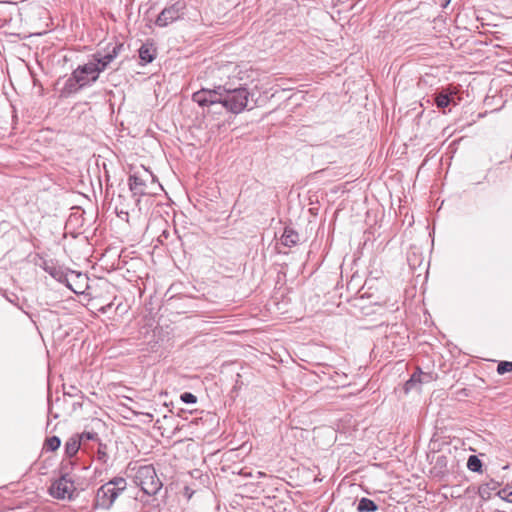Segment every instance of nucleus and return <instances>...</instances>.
<instances>
[{
    "instance_id": "obj_8",
    "label": "nucleus",
    "mask_w": 512,
    "mask_h": 512,
    "mask_svg": "<svg viewBox=\"0 0 512 512\" xmlns=\"http://www.w3.org/2000/svg\"><path fill=\"white\" fill-rule=\"evenodd\" d=\"M129 187H130V190L133 192V194L135 195H145L147 194L146 190H145V182L144 180H142L139 176L137 175H131L129 177Z\"/></svg>"
},
{
    "instance_id": "obj_2",
    "label": "nucleus",
    "mask_w": 512,
    "mask_h": 512,
    "mask_svg": "<svg viewBox=\"0 0 512 512\" xmlns=\"http://www.w3.org/2000/svg\"><path fill=\"white\" fill-rule=\"evenodd\" d=\"M122 48L123 44H116L107 54L101 55L98 53L87 63L78 66L66 80L63 88L64 92L73 94L97 81L99 74L118 56Z\"/></svg>"
},
{
    "instance_id": "obj_4",
    "label": "nucleus",
    "mask_w": 512,
    "mask_h": 512,
    "mask_svg": "<svg viewBox=\"0 0 512 512\" xmlns=\"http://www.w3.org/2000/svg\"><path fill=\"white\" fill-rule=\"evenodd\" d=\"M135 474L133 476L134 482L141 490L149 496L156 495L163 484L156 474V470L153 465H141L133 468Z\"/></svg>"
},
{
    "instance_id": "obj_21",
    "label": "nucleus",
    "mask_w": 512,
    "mask_h": 512,
    "mask_svg": "<svg viewBox=\"0 0 512 512\" xmlns=\"http://www.w3.org/2000/svg\"><path fill=\"white\" fill-rule=\"evenodd\" d=\"M81 439H83L84 441L85 440H93V441H95V440L98 441L99 440L97 433H95V432H88V431H84L82 433Z\"/></svg>"
},
{
    "instance_id": "obj_11",
    "label": "nucleus",
    "mask_w": 512,
    "mask_h": 512,
    "mask_svg": "<svg viewBox=\"0 0 512 512\" xmlns=\"http://www.w3.org/2000/svg\"><path fill=\"white\" fill-rule=\"evenodd\" d=\"M500 486L499 482L490 480L479 487V495L482 499L487 500L491 497L492 492L496 491Z\"/></svg>"
},
{
    "instance_id": "obj_13",
    "label": "nucleus",
    "mask_w": 512,
    "mask_h": 512,
    "mask_svg": "<svg viewBox=\"0 0 512 512\" xmlns=\"http://www.w3.org/2000/svg\"><path fill=\"white\" fill-rule=\"evenodd\" d=\"M378 506L376 503L369 498H361L358 502L357 510L358 512H375L377 511Z\"/></svg>"
},
{
    "instance_id": "obj_23",
    "label": "nucleus",
    "mask_w": 512,
    "mask_h": 512,
    "mask_svg": "<svg viewBox=\"0 0 512 512\" xmlns=\"http://www.w3.org/2000/svg\"><path fill=\"white\" fill-rule=\"evenodd\" d=\"M46 271H48L51 276L56 277V273L54 271L48 269H46Z\"/></svg>"
},
{
    "instance_id": "obj_14",
    "label": "nucleus",
    "mask_w": 512,
    "mask_h": 512,
    "mask_svg": "<svg viewBox=\"0 0 512 512\" xmlns=\"http://www.w3.org/2000/svg\"><path fill=\"white\" fill-rule=\"evenodd\" d=\"M110 457L108 454V446L105 443L99 441L98 449L96 452V460L102 465H106L109 461Z\"/></svg>"
},
{
    "instance_id": "obj_9",
    "label": "nucleus",
    "mask_w": 512,
    "mask_h": 512,
    "mask_svg": "<svg viewBox=\"0 0 512 512\" xmlns=\"http://www.w3.org/2000/svg\"><path fill=\"white\" fill-rule=\"evenodd\" d=\"M156 56V49L152 44L145 43L139 49V57L144 63H151Z\"/></svg>"
},
{
    "instance_id": "obj_20",
    "label": "nucleus",
    "mask_w": 512,
    "mask_h": 512,
    "mask_svg": "<svg viewBox=\"0 0 512 512\" xmlns=\"http://www.w3.org/2000/svg\"><path fill=\"white\" fill-rule=\"evenodd\" d=\"M181 400L184 402V403H187V404H193L197 401V398L194 394L190 393V392H184L181 396H180Z\"/></svg>"
},
{
    "instance_id": "obj_22",
    "label": "nucleus",
    "mask_w": 512,
    "mask_h": 512,
    "mask_svg": "<svg viewBox=\"0 0 512 512\" xmlns=\"http://www.w3.org/2000/svg\"><path fill=\"white\" fill-rule=\"evenodd\" d=\"M69 389L70 390L65 391V394H68L70 396H75L79 392V390L76 387H74V386H70Z\"/></svg>"
},
{
    "instance_id": "obj_24",
    "label": "nucleus",
    "mask_w": 512,
    "mask_h": 512,
    "mask_svg": "<svg viewBox=\"0 0 512 512\" xmlns=\"http://www.w3.org/2000/svg\"><path fill=\"white\" fill-rule=\"evenodd\" d=\"M451 0H445V3L443 4L444 7H446L449 3H450Z\"/></svg>"
},
{
    "instance_id": "obj_26",
    "label": "nucleus",
    "mask_w": 512,
    "mask_h": 512,
    "mask_svg": "<svg viewBox=\"0 0 512 512\" xmlns=\"http://www.w3.org/2000/svg\"><path fill=\"white\" fill-rule=\"evenodd\" d=\"M67 465H68V464H64V463H63V464H62V469H67Z\"/></svg>"
},
{
    "instance_id": "obj_19",
    "label": "nucleus",
    "mask_w": 512,
    "mask_h": 512,
    "mask_svg": "<svg viewBox=\"0 0 512 512\" xmlns=\"http://www.w3.org/2000/svg\"><path fill=\"white\" fill-rule=\"evenodd\" d=\"M511 371H512V362L502 361L497 366V372L500 375H503V374H505L507 372H511Z\"/></svg>"
},
{
    "instance_id": "obj_5",
    "label": "nucleus",
    "mask_w": 512,
    "mask_h": 512,
    "mask_svg": "<svg viewBox=\"0 0 512 512\" xmlns=\"http://www.w3.org/2000/svg\"><path fill=\"white\" fill-rule=\"evenodd\" d=\"M186 2L177 0L166 6L158 15L155 24L159 27H166L169 24L181 19L185 14Z\"/></svg>"
},
{
    "instance_id": "obj_25",
    "label": "nucleus",
    "mask_w": 512,
    "mask_h": 512,
    "mask_svg": "<svg viewBox=\"0 0 512 512\" xmlns=\"http://www.w3.org/2000/svg\"><path fill=\"white\" fill-rule=\"evenodd\" d=\"M257 474H258L259 477H264L265 476V473H263V472H258Z\"/></svg>"
},
{
    "instance_id": "obj_15",
    "label": "nucleus",
    "mask_w": 512,
    "mask_h": 512,
    "mask_svg": "<svg viewBox=\"0 0 512 512\" xmlns=\"http://www.w3.org/2000/svg\"><path fill=\"white\" fill-rule=\"evenodd\" d=\"M467 467L473 472H479L482 468V462L476 455H471L468 458Z\"/></svg>"
},
{
    "instance_id": "obj_1",
    "label": "nucleus",
    "mask_w": 512,
    "mask_h": 512,
    "mask_svg": "<svg viewBox=\"0 0 512 512\" xmlns=\"http://www.w3.org/2000/svg\"><path fill=\"white\" fill-rule=\"evenodd\" d=\"M254 94L246 87L232 88L230 85H219L214 89L202 88L192 95V100L199 106L205 107L220 103L232 113H240L248 107L249 99Z\"/></svg>"
},
{
    "instance_id": "obj_12",
    "label": "nucleus",
    "mask_w": 512,
    "mask_h": 512,
    "mask_svg": "<svg viewBox=\"0 0 512 512\" xmlns=\"http://www.w3.org/2000/svg\"><path fill=\"white\" fill-rule=\"evenodd\" d=\"M80 448V441L76 437H71L65 443V454L67 457L71 458L78 452Z\"/></svg>"
},
{
    "instance_id": "obj_18",
    "label": "nucleus",
    "mask_w": 512,
    "mask_h": 512,
    "mask_svg": "<svg viewBox=\"0 0 512 512\" xmlns=\"http://www.w3.org/2000/svg\"><path fill=\"white\" fill-rule=\"evenodd\" d=\"M496 495L502 500L512 503V490H509V488L498 490Z\"/></svg>"
},
{
    "instance_id": "obj_6",
    "label": "nucleus",
    "mask_w": 512,
    "mask_h": 512,
    "mask_svg": "<svg viewBox=\"0 0 512 512\" xmlns=\"http://www.w3.org/2000/svg\"><path fill=\"white\" fill-rule=\"evenodd\" d=\"M74 491V481L67 472L54 481L49 488L50 495L57 499H72Z\"/></svg>"
},
{
    "instance_id": "obj_10",
    "label": "nucleus",
    "mask_w": 512,
    "mask_h": 512,
    "mask_svg": "<svg viewBox=\"0 0 512 512\" xmlns=\"http://www.w3.org/2000/svg\"><path fill=\"white\" fill-rule=\"evenodd\" d=\"M299 241V235L292 228L286 227L281 237V242L287 247L295 246Z\"/></svg>"
},
{
    "instance_id": "obj_3",
    "label": "nucleus",
    "mask_w": 512,
    "mask_h": 512,
    "mask_svg": "<svg viewBox=\"0 0 512 512\" xmlns=\"http://www.w3.org/2000/svg\"><path fill=\"white\" fill-rule=\"evenodd\" d=\"M127 488V481L123 477H114L98 488L94 501L96 509H110L118 496Z\"/></svg>"
},
{
    "instance_id": "obj_7",
    "label": "nucleus",
    "mask_w": 512,
    "mask_h": 512,
    "mask_svg": "<svg viewBox=\"0 0 512 512\" xmlns=\"http://www.w3.org/2000/svg\"><path fill=\"white\" fill-rule=\"evenodd\" d=\"M454 92L449 91L448 89H442L440 92L435 94V104L439 109H444L450 105L453 100Z\"/></svg>"
},
{
    "instance_id": "obj_16",
    "label": "nucleus",
    "mask_w": 512,
    "mask_h": 512,
    "mask_svg": "<svg viewBox=\"0 0 512 512\" xmlns=\"http://www.w3.org/2000/svg\"><path fill=\"white\" fill-rule=\"evenodd\" d=\"M60 444V438L57 436H52L45 440L44 448L49 451H55L60 447Z\"/></svg>"
},
{
    "instance_id": "obj_17",
    "label": "nucleus",
    "mask_w": 512,
    "mask_h": 512,
    "mask_svg": "<svg viewBox=\"0 0 512 512\" xmlns=\"http://www.w3.org/2000/svg\"><path fill=\"white\" fill-rule=\"evenodd\" d=\"M426 381L422 378V373H414L411 378L405 383V390L409 391L414 388V386L418 383H422Z\"/></svg>"
}]
</instances>
